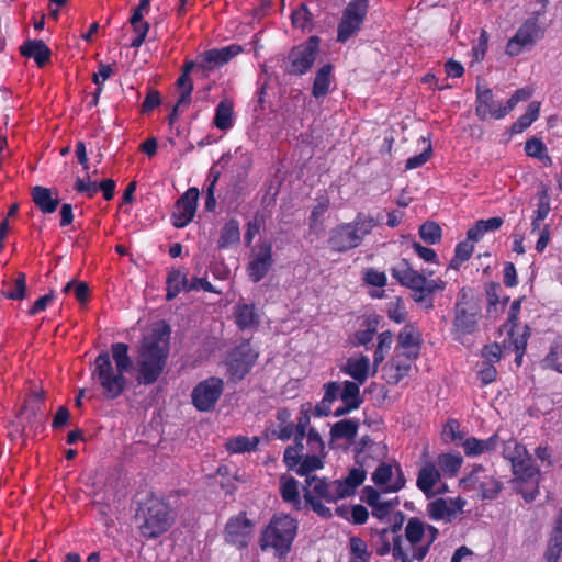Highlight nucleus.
<instances>
[{"instance_id":"39448f33","label":"nucleus","mask_w":562,"mask_h":562,"mask_svg":"<svg viewBox=\"0 0 562 562\" xmlns=\"http://www.w3.org/2000/svg\"><path fill=\"white\" fill-rule=\"evenodd\" d=\"M503 454L512 463L517 490L527 502H532L538 493L539 471L532 465V460L526 456L525 447L516 442H508Z\"/></svg>"},{"instance_id":"2f4dec72","label":"nucleus","mask_w":562,"mask_h":562,"mask_svg":"<svg viewBox=\"0 0 562 562\" xmlns=\"http://www.w3.org/2000/svg\"><path fill=\"white\" fill-rule=\"evenodd\" d=\"M240 240L239 223L235 218L227 221L221 229V235L217 241L220 249L228 248L232 245L238 244Z\"/></svg>"},{"instance_id":"ddd939ff","label":"nucleus","mask_w":562,"mask_h":562,"mask_svg":"<svg viewBox=\"0 0 562 562\" xmlns=\"http://www.w3.org/2000/svg\"><path fill=\"white\" fill-rule=\"evenodd\" d=\"M257 358L258 353L249 342H243L237 346L231 353L227 362L231 376L241 380L250 371Z\"/></svg>"},{"instance_id":"a211bd4d","label":"nucleus","mask_w":562,"mask_h":562,"mask_svg":"<svg viewBox=\"0 0 562 562\" xmlns=\"http://www.w3.org/2000/svg\"><path fill=\"white\" fill-rule=\"evenodd\" d=\"M116 183L113 179H105L101 182H92L90 180V176L88 179L78 177L75 182V190L80 193L87 195L89 199L93 198L98 191H102L103 198L105 201H110L113 199L115 193Z\"/></svg>"},{"instance_id":"79ce46f5","label":"nucleus","mask_w":562,"mask_h":562,"mask_svg":"<svg viewBox=\"0 0 562 562\" xmlns=\"http://www.w3.org/2000/svg\"><path fill=\"white\" fill-rule=\"evenodd\" d=\"M470 241L471 240L467 238V240H463L457 245L454 256L449 263L450 269L459 270L461 265L471 258L474 246Z\"/></svg>"},{"instance_id":"393cba45","label":"nucleus","mask_w":562,"mask_h":562,"mask_svg":"<svg viewBox=\"0 0 562 562\" xmlns=\"http://www.w3.org/2000/svg\"><path fill=\"white\" fill-rule=\"evenodd\" d=\"M367 476V470L360 468L350 469L348 475L344 480H335L333 484L338 486L339 496H351L355 494V491L358 486H360Z\"/></svg>"},{"instance_id":"5fc2aeb1","label":"nucleus","mask_w":562,"mask_h":562,"mask_svg":"<svg viewBox=\"0 0 562 562\" xmlns=\"http://www.w3.org/2000/svg\"><path fill=\"white\" fill-rule=\"evenodd\" d=\"M304 499L311 505L312 509L322 518H330L331 512L318 498L311 494L308 488H304Z\"/></svg>"},{"instance_id":"72a5a7b5","label":"nucleus","mask_w":562,"mask_h":562,"mask_svg":"<svg viewBox=\"0 0 562 562\" xmlns=\"http://www.w3.org/2000/svg\"><path fill=\"white\" fill-rule=\"evenodd\" d=\"M503 225L502 217H491L488 220H479L467 232V237L471 241H477L486 232L496 231Z\"/></svg>"},{"instance_id":"a878e982","label":"nucleus","mask_w":562,"mask_h":562,"mask_svg":"<svg viewBox=\"0 0 562 562\" xmlns=\"http://www.w3.org/2000/svg\"><path fill=\"white\" fill-rule=\"evenodd\" d=\"M167 294L168 301L175 299L180 292L189 291L188 270L172 269L167 276Z\"/></svg>"},{"instance_id":"4468645a","label":"nucleus","mask_w":562,"mask_h":562,"mask_svg":"<svg viewBox=\"0 0 562 562\" xmlns=\"http://www.w3.org/2000/svg\"><path fill=\"white\" fill-rule=\"evenodd\" d=\"M522 299H517L512 303L509 308L508 318L504 327L507 330V336L509 337L514 348L516 350V359L515 362L520 366L522 356L525 353L527 341L530 336V328L528 325L524 326V331L520 335L515 336V328L517 327L518 314L520 311V304Z\"/></svg>"},{"instance_id":"f03ea898","label":"nucleus","mask_w":562,"mask_h":562,"mask_svg":"<svg viewBox=\"0 0 562 562\" xmlns=\"http://www.w3.org/2000/svg\"><path fill=\"white\" fill-rule=\"evenodd\" d=\"M170 335L169 325L162 323L144 337L137 357L139 385H153L164 373L170 353Z\"/></svg>"},{"instance_id":"6ab92c4d","label":"nucleus","mask_w":562,"mask_h":562,"mask_svg":"<svg viewBox=\"0 0 562 562\" xmlns=\"http://www.w3.org/2000/svg\"><path fill=\"white\" fill-rule=\"evenodd\" d=\"M260 548L262 551L272 550L276 557L281 558V517L277 514L261 533Z\"/></svg>"},{"instance_id":"603ef678","label":"nucleus","mask_w":562,"mask_h":562,"mask_svg":"<svg viewBox=\"0 0 562 562\" xmlns=\"http://www.w3.org/2000/svg\"><path fill=\"white\" fill-rule=\"evenodd\" d=\"M340 398L344 403H355L358 402V408L362 404L363 400L360 396L359 385L351 381H346L344 383V389L340 394Z\"/></svg>"},{"instance_id":"37998d69","label":"nucleus","mask_w":562,"mask_h":562,"mask_svg":"<svg viewBox=\"0 0 562 562\" xmlns=\"http://www.w3.org/2000/svg\"><path fill=\"white\" fill-rule=\"evenodd\" d=\"M425 532L426 526L419 518L412 517L408 519V522L405 527V538L412 547L420 542Z\"/></svg>"},{"instance_id":"a19ab883","label":"nucleus","mask_w":562,"mask_h":562,"mask_svg":"<svg viewBox=\"0 0 562 562\" xmlns=\"http://www.w3.org/2000/svg\"><path fill=\"white\" fill-rule=\"evenodd\" d=\"M352 229L356 232V235L359 236V241L361 243L363 237L371 233L373 227L379 224V218H374L371 215H366L363 213H359L353 221Z\"/></svg>"},{"instance_id":"774afa93","label":"nucleus","mask_w":562,"mask_h":562,"mask_svg":"<svg viewBox=\"0 0 562 562\" xmlns=\"http://www.w3.org/2000/svg\"><path fill=\"white\" fill-rule=\"evenodd\" d=\"M384 449H385V446L375 443L369 436H363L357 443V447L355 450L356 451L380 452L383 456Z\"/></svg>"},{"instance_id":"a18cd8bd","label":"nucleus","mask_w":562,"mask_h":562,"mask_svg":"<svg viewBox=\"0 0 562 562\" xmlns=\"http://www.w3.org/2000/svg\"><path fill=\"white\" fill-rule=\"evenodd\" d=\"M419 236L427 244H437L441 239V227L436 222H425L419 227Z\"/></svg>"},{"instance_id":"69168bd1","label":"nucleus","mask_w":562,"mask_h":562,"mask_svg":"<svg viewBox=\"0 0 562 562\" xmlns=\"http://www.w3.org/2000/svg\"><path fill=\"white\" fill-rule=\"evenodd\" d=\"M302 458L303 453L297 447L289 446L283 453V461L286 463L289 470H294Z\"/></svg>"},{"instance_id":"9d476101","label":"nucleus","mask_w":562,"mask_h":562,"mask_svg":"<svg viewBox=\"0 0 562 562\" xmlns=\"http://www.w3.org/2000/svg\"><path fill=\"white\" fill-rule=\"evenodd\" d=\"M272 263V247L269 241H262L251 247L246 268L249 280L254 283L263 280L270 271Z\"/></svg>"},{"instance_id":"e433bc0d","label":"nucleus","mask_w":562,"mask_h":562,"mask_svg":"<svg viewBox=\"0 0 562 562\" xmlns=\"http://www.w3.org/2000/svg\"><path fill=\"white\" fill-rule=\"evenodd\" d=\"M440 479V474L436 469L435 464L427 463L423 467L418 473L417 477V486L420 491H423L427 496L431 488L435 486L436 482Z\"/></svg>"},{"instance_id":"2eb2a0df","label":"nucleus","mask_w":562,"mask_h":562,"mask_svg":"<svg viewBox=\"0 0 562 562\" xmlns=\"http://www.w3.org/2000/svg\"><path fill=\"white\" fill-rule=\"evenodd\" d=\"M199 189L189 188L176 202L172 224L177 228L186 227L194 217L199 200Z\"/></svg>"},{"instance_id":"680f3d73","label":"nucleus","mask_w":562,"mask_h":562,"mask_svg":"<svg viewBox=\"0 0 562 562\" xmlns=\"http://www.w3.org/2000/svg\"><path fill=\"white\" fill-rule=\"evenodd\" d=\"M392 467L386 463L380 464L372 474V481L376 485L386 484L392 477Z\"/></svg>"},{"instance_id":"0e129e2a","label":"nucleus","mask_w":562,"mask_h":562,"mask_svg":"<svg viewBox=\"0 0 562 562\" xmlns=\"http://www.w3.org/2000/svg\"><path fill=\"white\" fill-rule=\"evenodd\" d=\"M432 155V147L430 144H428V146L425 148V150L423 153H420L419 155H416L414 157H411L406 160V169H415V168H418L420 166H423L424 164H426L428 161V159L431 157Z\"/></svg>"},{"instance_id":"9b49d317","label":"nucleus","mask_w":562,"mask_h":562,"mask_svg":"<svg viewBox=\"0 0 562 562\" xmlns=\"http://www.w3.org/2000/svg\"><path fill=\"white\" fill-rule=\"evenodd\" d=\"M254 532V522L247 518L246 512L232 516L224 529L225 541L238 549L249 546Z\"/></svg>"},{"instance_id":"aec40b11","label":"nucleus","mask_w":562,"mask_h":562,"mask_svg":"<svg viewBox=\"0 0 562 562\" xmlns=\"http://www.w3.org/2000/svg\"><path fill=\"white\" fill-rule=\"evenodd\" d=\"M305 483L304 488H308L312 495L315 494L328 503H336L345 498V496H339V488L333 484V481L328 482L326 479H319L316 475H307Z\"/></svg>"},{"instance_id":"13d9d810","label":"nucleus","mask_w":562,"mask_h":562,"mask_svg":"<svg viewBox=\"0 0 562 562\" xmlns=\"http://www.w3.org/2000/svg\"><path fill=\"white\" fill-rule=\"evenodd\" d=\"M539 202L535 214L537 220H544L550 212V195L548 189L542 186V189L538 192Z\"/></svg>"},{"instance_id":"7c9ffc66","label":"nucleus","mask_w":562,"mask_h":562,"mask_svg":"<svg viewBox=\"0 0 562 562\" xmlns=\"http://www.w3.org/2000/svg\"><path fill=\"white\" fill-rule=\"evenodd\" d=\"M369 368V358L361 356L359 359L349 358L342 371L352 376L358 383L362 384L368 378Z\"/></svg>"},{"instance_id":"dca6fc26","label":"nucleus","mask_w":562,"mask_h":562,"mask_svg":"<svg viewBox=\"0 0 562 562\" xmlns=\"http://www.w3.org/2000/svg\"><path fill=\"white\" fill-rule=\"evenodd\" d=\"M475 114L481 121L488 117L501 120L508 114V110L506 104L502 106L494 100V94L490 88L477 85Z\"/></svg>"},{"instance_id":"473e14b6","label":"nucleus","mask_w":562,"mask_h":562,"mask_svg":"<svg viewBox=\"0 0 562 562\" xmlns=\"http://www.w3.org/2000/svg\"><path fill=\"white\" fill-rule=\"evenodd\" d=\"M359 428L358 420L355 419H342L335 423L330 428L331 441L338 439L352 440L356 438Z\"/></svg>"},{"instance_id":"e2e57ef3","label":"nucleus","mask_w":562,"mask_h":562,"mask_svg":"<svg viewBox=\"0 0 562 562\" xmlns=\"http://www.w3.org/2000/svg\"><path fill=\"white\" fill-rule=\"evenodd\" d=\"M161 103V97L158 90H149L142 103V113H149Z\"/></svg>"},{"instance_id":"4be33fe9","label":"nucleus","mask_w":562,"mask_h":562,"mask_svg":"<svg viewBox=\"0 0 562 562\" xmlns=\"http://www.w3.org/2000/svg\"><path fill=\"white\" fill-rule=\"evenodd\" d=\"M484 472L485 470L482 467H477L464 481L471 484H477L483 498L493 499L501 492L502 483L492 476L481 475Z\"/></svg>"},{"instance_id":"f3484780","label":"nucleus","mask_w":562,"mask_h":562,"mask_svg":"<svg viewBox=\"0 0 562 562\" xmlns=\"http://www.w3.org/2000/svg\"><path fill=\"white\" fill-rule=\"evenodd\" d=\"M328 245L334 251L345 252L360 245L352 224H341L329 233Z\"/></svg>"},{"instance_id":"58836bf2","label":"nucleus","mask_w":562,"mask_h":562,"mask_svg":"<svg viewBox=\"0 0 562 562\" xmlns=\"http://www.w3.org/2000/svg\"><path fill=\"white\" fill-rule=\"evenodd\" d=\"M540 102L532 101L529 103L528 109L524 115H521L510 126L512 134H518L528 128L539 116Z\"/></svg>"},{"instance_id":"1a4fd4ad","label":"nucleus","mask_w":562,"mask_h":562,"mask_svg":"<svg viewBox=\"0 0 562 562\" xmlns=\"http://www.w3.org/2000/svg\"><path fill=\"white\" fill-rule=\"evenodd\" d=\"M543 33L544 30L539 25L537 16L527 19L508 41L506 54L512 57L519 55L524 48L532 47L538 40L542 38Z\"/></svg>"},{"instance_id":"7ed1b4c3","label":"nucleus","mask_w":562,"mask_h":562,"mask_svg":"<svg viewBox=\"0 0 562 562\" xmlns=\"http://www.w3.org/2000/svg\"><path fill=\"white\" fill-rule=\"evenodd\" d=\"M135 520L139 535L150 540L159 538L172 527L175 513L167 499L149 493L137 503Z\"/></svg>"},{"instance_id":"c756f323","label":"nucleus","mask_w":562,"mask_h":562,"mask_svg":"<svg viewBox=\"0 0 562 562\" xmlns=\"http://www.w3.org/2000/svg\"><path fill=\"white\" fill-rule=\"evenodd\" d=\"M32 200L46 214L54 213L59 204V199L52 196L50 189L42 186H35L32 189Z\"/></svg>"},{"instance_id":"412c9836","label":"nucleus","mask_w":562,"mask_h":562,"mask_svg":"<svg viewBox=\"0 0 562 562\" xmlns=\"http://www.w3.org/2000/svg\"><path fill=\"white\" fill-rule=\"evenodd\" d=\"M241 52V47L237 44H232L222 48H213L204 52L202 57L201 66L206 69L214 67H221L228 63L233 57L237 56Z\"/></svg>"},{"instance_id":"6e6552de","label":"nucleus","mask_w":562,"mask_h":562,"mask_svg":"<svg viewBox=\"0 0 562 562\" xmlns=\"http://www.w3.org/2000/svg\"><path fill=\"white\" fill-rule=\"evenodd\" d=\"M480 318V306L472 300H468L464 289L460 292V300L456 304V316L453 327L458 335L473 334L477 328Z\"/></svg>"},{"instance_id":"cd10ccee","label":"nucleus","mask_w":562,"mask_h":562,"mask_svg":"<svg viewBox=\"0 0 562 562\" xmlns=\"http://www.w3.org/2000/svg\"><path fill=\"white\" fill-rule=\"evenodd\" d=\"M418 356L419 351L408 350L403 351L402 353H397L392 358L390 366L395 370V374L393 375V383L397 384L404 376L407 375L412 367V361L417 359Z\"/></svg>"},{"instance_id":"f704fd0d","label":"nucleus","mask_w":562,"mask_h":562,"mask_svg":"<svg viewBox=\"0 0 562 562\" xmlns=\"http://www.w3.org/2000/svg\"><path fill=\"white\" fill-rule=\"evenodd\" d=\"M258 103L261 110L266 109V105L271 106L274 99H281V87L278 83V80H267L265 81L258 92Z\"/></svg>"},{"instance_id":"c03bdc74","label":"nucleus","mask_w":562,"mask_h":562,"mask_svg":"<svg viewBox=\"0 0 562 562\" xmlns=\"http://www.w3.org/2000/svg\"><path fill=\"white\" fill-rule=\"evenodd\" d=\"M297 521L289 515H283V555L291 550L292 542L296 537Z\"/></svg>"},{"instance_id":"b1692460","label":"nucleus","mask_w":562,"mask_h":562,"mask_svg":"<svg viewBox=\"0 0 562 562\" xmlns=\"http://www.w3.org/2000/svg\"><path fill=\"white\" fill-rule=\"evenodd\" d=\"M235 104L229 98L222 99L216 108L213 117L214 126L223 132L233 128L235 124Z\"/></svg>"},{"instance_id":"3c124183","label":"nucleus","mask_w":562,"mask_h":562,"mask_svg":"<svg viewBox=\"0 0 562 562\" xmlns=\"http://www.w3.org/2000/svg\"><path fill=\"white\" fill-rule=\"evenodd\" d=\"M283 501L292 503L295 509L301 508L297 482L293 477H289L283 482Z\"/></svg>"},{"instance_id":"20e7f679","label":"nucleus","mask_w":562,"mask_h":562,"mask_svg":"<svg viewBox=\"0 0 562 562\" xmlns=\"http://www.w3.org/2000/svg\"><path fill=\"white\" fill-rule=\"evenodd\" d=\"M392 277L403 286L413 291L412 299L425 310L434 307V294L445 289L441 279H427L425 274L414 270L407 259H402L391 269Z\"/></svg>"},{"instance_id":"5701e85b","label":"nucleus","mask_w":562,"mask_h":562,"mask_svg":"<svg viewBox=\"0 0 562 562\" xmlns=\"http://www.w3.org/2000/svg\"><path fill=\"white\" fill-rule=\"evenodd\" d=\"M20 53L26 58H33L38 67L49 63L52 52L42 40H27L20 47Z\"/></svg>"},{"instance_id":"6e6d98bb","label":"nucleus","mask_w":562,"mask_h":562,"mask_svg":"<svg viewBox=\"0 0 562 562\" xmlns=\"http://www.w3.org/2000/svg\"><path fill=\"white\" fill-rule=\"evenodd\" d=\"M560 346L554 344L550 348V352L541 361L544 369H552L559 373H562V362L559 361Z\"/></svg>"},{"instance_id":"c9c22d12","label":"nucleus","mask_w":562,"mask_h":562,"mask_svg":"<svg viewBox=\"0 0 562 562\" xmlns=\"http://www.w3.org/2000/svg\"><path fill=\"white\" fill-rule=\"evenodd\" d=\"M397 340L398 346L403 348L404 351H419V346L422 344L420 333L414 327V325H405L403 329L400 331Z\"/></svg>"},{"instance_id":"338daca9","label":"nucleus","mask_w":562,"mask_h":562,"mask_svg":"<svg viewBox=\"0 0 562 562\" xmlns=\"http://www.w3.org/2000/svg\"><path fill=\"white\" fill-rule=\"evenodd\" d=\"M531 95L532 89L528 87L516 90L515 93L506 102L508 113L514 110L518 102L527 101Z\"/></svg>"},{"instance_id":"c85d7f7f","label":"nucleus","mask_w":562,"mask_h":562,"mask_svg":"<svg viewBox=\"0 0 562 562\" xmlns=\"http://www.w3.org/2000/svg\"><path fill=\"white\" fill-rule=\"evenodd\" d=\"M261 442L262 438L238 435L228 438L225 442V448L232 454H239L256 451Z\"/></svg>"},{"instance_id":"de8ad7c7","label":"nucleus","mask_w":562,"mask_h":562,"mask_svg":"<svg viewBox=\"0 0 562 562\" xmlns=\"http://www.w3.org/2000/svg\"><path fill=\"white\" fill-rule=\"evenodd\" d=\"M323 467L322 460L317 456H306L304 459H301L300 463L294 468L293 471L297 475L305 476L312 475L311 473L317 469Z\"/></svg>"},{"instance_id":"4c0bfd02","label":"nucleus","mask_w":562,"mask_h":562,"mask_svg":"<svg viewBox=\"0 0 562 562\" xmlns=\"http://www.w3.org/2000/svg\"><path fill=\"white\" fill-rule=\"evenodd\" d=\"M331 70L333 66L330 64H326L317 70L313 83V97L321 98L328 93Z\"/></svg>"},{"instance_id":"864d4df0","label":"nucleus","mask_w":562,"mask_h":562,"mask_svg":"<svg viewBox=\"0 0 562 562\" xmlns=\"http://www.w3.org/2000/svg\"><path fill=\"white\" fill-rule=\"evenodd\" d=\"M428 514L432 519H443L454 514L445 499L438 498L428 505Z\"/></svg>"},{"instance_id":"0eeeda50","label":"nucleus","mask_w":562,"mask_h":562,"mask_svg":"<svg viewBox=\"0 0 562 562\" xmlns=\"http://www.w3.org/2000/svg\"><path fill=\"white\" fill-rule=\"evenodd\" d=\"M224 391V381L217 376H210L199 382L192 390L191 400L199 412L212 411Z\"/></svg>"},{"instance_id":"bb28decb","label":"nucleus","mask_w":562,"mask_h":562,"mask_svg":"<svg viewBox=\"0 0 562 562\" xmlns=\"http://www.w3.org/2000/svg\"><path fill=\"white\" fill-rule=\"evenodd\" d=\"M26 274L18 272L14 281L3 280L1 283V294L12 301H22L26 297Z\"/></svg>"},{"instance_id":"423d86ee","label":"nucleus","mask_w":562,"mask_h":562,"mask_svg":"<svg viewBox=\"0 0 562 562\" xmlns=\"http://www.w3.org/2000/svg\"><path fill=\"white\" fill-rule=\"evenodd\" d=\"M369 0H351L342 12L338 24L337 41L347 42L359 30L367 15Z\"/></svg>"},{"instance_id":"ea45409f","label":"nucleus","mask_w":562,"mask_h":562,"mask_svg":"<svg viewBox=\"0 0 562 562\" xmlns=\"http://www.w3.org/2000/svg\"><path fill=\"white\" fill-rule=\"evenodd\" d=\"M235 322L240 329H247L258 323L255 307L252 305H238L235 311Z\"/></svg>"},{"instance_id":"052dcab7","label":"nucleus","mask_w":562,"mask_h":562,"mask_svg":"<svg viewBox=\"0 0 562 562\" xmlns=\"http://www.w3.org/2000/svg\"><path fill=\"white\" fill-rule=\"evenodd\" d=\"M55 300V291L50 290L47 294L38 297L31 306L29 314L34 316L47 308V305Z\"/></svg>"},{"instance_id":"09e8293b","label":"nucleus","mask_w":562,"mask_h":562,"mask_svg":"<svg viewBox=\"0 0 562 562\" xmlns=\"http://www.w3.org/2000/svg\"><path fill=\"white\" fill-rule=\"evenodd\" d=\"M438 464L446 474L454 475L462 464V457L445 453L439 457Z\"/></svg>"},{"instance_id":"49530a36","label":"nucleus","mask_w":562,"mask_h":562,"mask_svg":"<svg viewBox=\"0 0 562 562\" xmlns=\"http://www.w3.org/2000/svg\"><path fill=\"white\" fill-rule=\"evenodd\" d=\"M562 554V535L551 532L548 540L544 559L547 562H558Z\"/></svg>"},{"instance_id":"bf43d9fd","label":"nucleus","mask_w":562,"mask_h":562,"mask_svg":"<svg viewBox=\"0 0 562 562\" xmlns=\"http://www.w3.org/2000/svg\"><path fill=\"white\" fill-rule=\"evenodd\" d=\"M136 36L132 40L130 47L138 48L143 45L149 31V24L146 21L131 24Z\"/></svg>"},{"instance_id":"f8f14e48","label":"nucleus","mask_w":562,"mask_h":562,"mask_svg":"<svg viewBox=\"0 0 562 562\" xmlns=\"http://www.w3.org/2000/svg\"><path fill=\"white\" fill-rule=\"evenodd\" d=\"M318 43V37L312 36L304 45L293 48L288 57L290 60L288 71L293 75H302L310 70L316 58Z\"/></svg>"},{"instance_id":"f257e3e1","label":"nucleus","mask_w":562,"mask_h":562,"mask_svg":"<svg viewBox=\"0 0 562 562\" xmlns=\"http://www.w3.org/2000/svg\"><path fill=\"white\" fill-rule=\"evenodd\" d=\"M110 350L111 353L103 350L97 356L91 376L100 385L102 396L113 401L127 387L124 374L133 368V360L128 353L130 347L125 342H114Z\"/></svg>"},{"instance_id":"8fccbe9b","label":"nucleus","mask_w":562,"mask_h":562,"mask_svg":"<svg viewBox=\"0 0 562 562\" xmlns=\"http://www.w3.org/2000/svg\"><path fill=\"white\" fill-rule=\"evenodd\" d=\"M525 151L529 157H535L540 160L546 159L551 162V158L546 155V146L543 142L538 137L529 138L525 144Z\"/></svg>"},{"instance_id":"4d7b16f0","label":"nucleus","mask_w":562,"mask_h":562,"mask_svg":"<svg viewBox=\"0 0 562 562\" xmlns=\"http://www.w3.org/2000/svg\"><path fill=\"white\" fill-rule=\"evenodd\" d=\"M351 554L362 562H368L370 553L367 549V543L359 537H351L349 540Z\"/></svg>"}]
</instances>
